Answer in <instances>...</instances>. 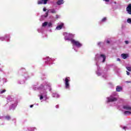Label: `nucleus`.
I'll return each mask as SVG.
<instances>
[{
	"label": "nucleus",
	"mask_w": 131,
	"mask_h": 131,
	"mask_svg": "<svg viewBox=\"0 0 131 131\" xmlns=\"http://www.w3.org/2000/svg\"><path fill=\"white\" fill-rule=\"evenodd\" d=\"M127 23H129V24H131V18H128L127 20Z\"/></svg>",
	"instance_id": "obj_18"
},
{
	"label": "nucleus",
	"mask_w": 131,
	"mask_h": 131,
	"mask_svg": "<svg viewBox=\"0 0 131 131\" xmlns=\"http://www.w3.org/2000/svg\"><path fill=\"white\" fill-rule=\"evenodd\" d=\"M10 116H7L6 117V119H7V120H9V119H10Z\"/></svg>",
	"instance_id": "obj_23"
},
{
	"label": "nucleus",
	"mask_w": 131,
	"mask_h": 131,
	"mask_svg": "<svg viewBox=\"0 0 131 131\" xmlns=\"http://www.w3.org/2000/svg\"><path fill=\"white\" fill-rule=\"evenodd\" d=\"M131 114V112L129 111H125L124 113V114L125 115H129V114Z\"/></svg>",
	"instance_id": "obj_15"
},
{
	"label": "nucleus",
	"mask_w": 131,
	"mask_h": 131,
	"mask_svg": "<svg viewBox=\"0 0 131 131\" xmlns=\"http://www.w3.org/2000/svg\"><path fill=\"white\" fill-rule=\"evenodd\" d=\"M2 38V39H4V38Z\"/></svg>",
	"instance_id": "obj_36"
},
{
	"label": "nucleus",
	"mask_w": 131,
	"mask_h": 131,
	"mask_svg": "<svg viewBox=\"0 0 131 131\" xmlns=\"http://www.w3.org/2000/svg\"><path fill=\"white\" fill-rule=\"evenodd\" d=\"M126 69L127 70H128V71H131V67H126Z\"/></svg>",
	"instance_id": "obj_19"
},
{
	"label": "nucleus",
	"mask_w": 131,
	"mask_h": 131,
	"mask_svg": "<svg viewBox=\"0 0 131 131\" xmlns=\"http://www.w3.org/2000/svg\"><path fill=\"white\" fill-rule=\"evenodd\" d=\"M39 90L40 91V93L41 95L40 96V100H42L43 98L47 97V91L48 90L51 91V86L50 85H45L44 86L41 85L39 88Z\"/></svg>",
	"instance_id": "obj_1"
},
{
	"label": "nucleus",
	"mask_w": 131,
	"mask_h": 131,
	"mask_svg": "<svg viewBox=\"0 0 131 131\" xmlns=\"http://www.w3.org/2000/svg\"><path fill=\"white\" fill-rule=\"evenodd\" d=\"M57 4L58 5H62V4H64V0H59L57 1Z\"/></svg>",
	"instance_id": "obj_12"
},
{
	"label": "nucleus",
	"mask_w": 131,
	"mask_h": 131,
	"mask_svg": "<svg viewBox=\"0 0 131 131\" xmlns=\"http://www.w3.org/2000/svg\"><path fill=\"white\" fill-rule=\"evenodd\" d=\"M121 57L123 59H126V58H128V54H122Z\"/></svg>",
	"instance_id": "obj_11"
},
{
	"label": "nucleus",
	"mask_w": 131,
	"mask_h": 131,
	"mask_svg": "<svg viewBox=\"0 0 131 131\" xmlns=\"http://www.w3.org/2000/svg\"><path fill=\"white\" fill-rule=\"evenodd\" d=\"M126 11L127 13L129 14V15H131V4H129L127 8H126Z\"/></svg>",
	"instance_id": "obj_7"
},
{
	"label": "nucleus",
	"mask_w": 131,
	"mask_h": 131,
	"mask_svg": "<svg viewBox=\"0 0 131 131\" xmlns=\"http://www.w3.org/2000/svg\"><path fill=\"white\" fill-rule=\"evenodd\" d=\"M43 11L44 12H46V11H47V9H46V8H44L43 9Z\"/></svg>",
	"instance_id": "obj_25"
},
{
	"label": "nucleus",
	"mask_w": 131,
	"mask_h": 131,
	"mask_svg": "<svg viewBox=\"0 0 131 131\" xmlns=\"http://www.w3.org/2000/svg\"><path fill=\"white\" fill-rule=\"evenodd\" d=\"M48 25V27H52V23H49Z\"/></svg>",
	"instance_id": "obj_20"
},
{
	"label": "nucleus",
	"mask_w": 131,
	"mask_h": 131,
	"mask_svg": "<svg viewBox=\"0 0 131 131\" xmlns=\"http://www.w3.org/2000/svg\"><path fill=\"white\" fill-rule=\"evenodd\" d=\"M116 91L117 92H121V91H122V88H121V86H117L116 88Z\"/></svg>",
	"instance_id": "obj_13"
},
{
	"label": "nucleus",
	"mask_w": 131,
	"mask_h": 131,
	"mask_svg": "<svg viewBox=\"0 0 131 131\" xmlns=\"http://www.w3.org/2000/svg\"><path fill=\"white\" fill-rule=\"evenodd\" d=\"M103 1H104V2H109V0H103Z\"/></svg>",
	"instance_id": "obj_29"
},
{
	"label": "nucleus",
	"mask_w": 131,
	"mask_h": 131,
	"mask_svg": "<svg viewBox=\"0 0 131 131\" xmlns=\"http://www.w3.org/2000/svg\"><path fill=\"white\" fill-rule=\"evenodd\" d=\"M56 108H58V105L56 106Z\"/></svg>",
	"instance_id": "obj_35"
},
{
	"label": "nucleus",
	"mask_w": 131,
	"mask_h": 131,
	"mask_svg": "<svg viewBox=\"0 0 131 131\" xmlns=\"http://www.w3.org/2000/svg\"><path fill=\"white\" fill-rule=\"evenodd\" d=\"M49 2H51V0H38V5H41V4L46 5L47 3H49Z\"/></svg>",
	"instance_id": "obj_5"
},
{
	"label": "nucleus",
	"mask_w": 131,
	"mask_h": 131,
	"mask_svg": "<svg viewBox=\"0 0 131 131\" xmlns=\"http://www.w3.org/2000/svg\"><path fill=\"white\" fill-rule=\"evenodd\" d=\"M125 43H126V45H128V41H125Z\"/></svg>",
	"instance_id": "obj_26"
},
{
	"label": "nucleus",
	"mask_w": 131,
	"mask_h": 131,
	"mask_svg": "<svg viewBox=\"0 0 131 131\" xmlns=\"http://www.w3.org/2000/svg\"><path fill=\"white\" fill-rule=\"evenodd\" d=\"M100 59H103L102 62H105V60H106V56L103 54H101L100 55Z\"/></svg>",
	"instance_id": "obj_10"
},
{
	"label": "nucleus",
	"mask_w": 131,
	"mask_h": 131,
	"mask_svg": "<svg viewBox=\"0 0 131 131\" xmlns=\"http://www.w3.org/2000/svg\"><path fill=\"white\" fill-rule=\"evenodd\" d=\"M53 98H59V97H60V95H59V94H53Z\"/></svg>",
	"instance_id": "obj_14"
},
{
	"label": "nucleus",
	"mask_w": 131,
	"mask_h": 131,
	"mask_svg": "<svg viewBox=\"0 0 131 131\" xmlns=\"http://www.w3.org/2000/svg\"><path fill=\"white\" fill-rule=\"evenodd\" d=\"M63 35L64 36V38L66 40H68L69 38H71V37L74 36V35L68 33H64Z\"/></svg>",
	"instance_id": "obj_3"
},
{
	"label": "nucleus",
	"mask_w": 131,
	"mask_h": 131,
	"mask_svg": "<svg viewBox=\"0 0 131 131\" xmlns=\"http://www.w3.org/2000/svg\"><path fill=\"white\" fill-rule=\"evenodd\" d=\"M126 73H127V75H128L129 74V72H126Z\"/></svg>",
	"instance_id": "obj_28"
},
{
	"label": "nucleus",
	"mask_w": 131,
	"mask_h": 131,
	"mask_svg": "<svg viewBox=\"0 0 131 131\" xmlns=\"http://www.w3.org/2000/svg\"><path fill=\"white\" fill-rule=\"evenodd\" d=\"M66 89H69V81H70V78L67 77L64 80Z\"/></svg>",
	"instance_id": "obj_4"
},
{
	"label": "nucleus",
	"mask_w": 131,
	"mask_h": 131,
	"mask_svg": "<svg viewBox=\"0 0 131 131\" xmlns=\"http://www.w3.org/2000/svg\"><path fill=\"white\" fill-rule=\"evenodd\" d=\"M101 21L102 22H105L106 21V17L103 18Z\"/></svg>",
	"instance_id": "obj_21"
},
{
	"label": "nucleus",
	"mask_w": 131,
	"mask_h": 131,
	"mask_svg": "<svg viewBox=\"0 0 131 131\" xmlns=\"http://www.w3.org/2000/svg\"><path fill=\"white\" fill-rule=\"evenodd\" d=\"M101 75V74H100V73H97V75L99 76V75Z\"/></svg>",
	"instance_id": "obj_33"
},
{
	"label": "nucleus",
	"mask_w": 131,
	"mask_h": 131,
	"mask_svg": "<svg viewBox=\"0 0 131 131\" xmlns=\"http://www.w3.org/2000/svg\"><path fill=\"white\" fill-rule=\"evenodd\" d=\"M106 42H107V43H109V42H109V40H107L106 41Z\"/></svg>",
	"instance_id": "obj_31"
},
{
	"label": "nucleus",
	"mask_w": 131,
	"mask_h": 131,
	"mask_svg": "<svg viewBox=\"0 0 131 131\" xmlns=\"http://www.w3.org/2000/svg\"><path fill=\"white\" fill-rule=\"evenodd\" d=\"M33 107V105H30V108H32Z\"/></svg>",
	"instance_id": "obj_30"
},
{
	"label": "nucleus",
	"mask_w": 131,
	"mask_h": 131,
	"mask_svg": "<svg viewBox=\"0 0 131 131\" xmlns=\"http://www.w3.org/2000/svg\"><path fill=\"white\" fill-rule=\"evenodd\" d=\"M107 102H115V101H117V99L116 98L113 97V96H111L110 98H107Z\"/></svg>",
	"instance_id": "obj_6"
},
{
	"label": "nucleus",
	"mask_w": 131,
	"mask_h": 131,
	"mask_svg": "<svg viewBox=\"0 0 131 131\" xmlns=\"http://www.w3.org/2000/svg\"><path fill=\"white\" fill-rule=\"evenodd\" d=\"M71 43H72L73 46H75L77 47V48H80L82 45L78 41H76L75 40H71Z\"/></svg>",
	"instance_id": "obj_2"
},
{
	"label": "nucleus",
	"mask_w": 131,
	"mask_h": 131,
	"mask_svg": "<svg viewBox=\"0 0 131 131\" xmlns=\"http://www.w3.org/2000/svg\"><path fill=\"white\" fill-rule=\"evenodd\" d=\"M123 108L126 110H128V111H131V107L128 105H124Z\"/></svg>",
	"instance_id": "obj_9"
},
{
	"label": "nucleus",
	"mask_w": 131,
	"mask_h": 131,
	"mask_svg": "<svg viewBox=\"0 0 131 131\" xmlns=\"http://www.w3.org/2000/svg\"><path fill=\"white\" fill-rule=\"evenodd\" d=\"M123 128L125 129V130H126V129H127V127H123Z\"/></svg>",
	"instance_id": "obj_24"
},
{
	"label": "nucleus",
	"mask_w": 131,
	"mask_h": 131,
	"mask_svg": "<svg viewBox=\"0 0 131 131\" xmlns=\"http://www.w3.org/2000/svg\"><path fill=\"white\" fill-rule=\"evenodd\" d=\"M16 106H17V104H15V107H16Z\"/></svg>",
	"instance_id": "obj_34"
},
{
	"label": "nucleus",
	"mask_w": 131,
	"mask_h": 131,
	"mask_svg": "<svg viewBox=\"0 0 131 131\" xmlns=\"http://www.w3.org/2000/svg\"><path fill=\"white\" fill-rule=\"evenodd\" d=\"M63 26H64V24L61 23L60 25L56 27V29L57 30H61V29H62V28L63 27Z\"/></svg>",
	"instance_id": "obj_8"
},
{
	"label": "nucleus",
	"mask_w": 131,
	"mask_h": 131,
	"mask_svg": "<svg viewBox=\"0 0 131 131\" xmlns=\"http://www.w3.org/2000/svg\"><path fill=\"white\" fill-rule=\"evenodd\" d=\"M6 92V90H4L3 91H1V94H4V93H5Z\"/></svg>",
	"instance_id": "obj_22"
},
{
	"label": "nucleus",
	"mask_w": 131,
	"mask_h": 131,
	"mask_svg": "<svg viewBox=\"0 0 131 131\" xmlns=\"http://www.w3.org/2000/svg\"><path fill=\"white\" fill-rule=\"evenodd\" d=\"M47 25H48V22H45L42 24V26L43 27H45L47 26Z\"/></svg>",
	"instance_id": "obj_16"
},
{
	"label": "nucleus",
	"mask_w": 131,
	"mask_h": 131,
	"mask_svg": "<svg viewBox=\"0 0 131 131\" xmlns=\"http://www.w3.org/2000/svg\"><path fill=\"white\" fill-rule=\"evenodd\" d=\"M117 61H120V59L118 58L117 60Z\"/></svg>",
	"instance_id": "obj_32"
},
{
	"label": "nucleus",
	"mask_w": 131,
	"mask_h": 131,
	"mask_svg": "<svg viewBox=\"0 0 131 131\" xmlns=\"http://www.w3.org/2000/svg\"><path fill=\"white\" fill-rule=\"evenodd\" d=\"M97 56L96 55V58H97Z\"/></svg>",
	"instance_id": "obj_37"
},
{
	"label": "nucleus",
	"mask_w": 131,
	"mask_h": 131,
	"mask_svg": "<svg viewBox=\"0 0 131 131\" xmlns=\"http://www.w3.org/2000/svg\"><path fill=\"white\" fill-rule=\"evenodd\" d=\"M45 17H48V13H46Z\"/></svg>",
	"instance_id": "obj_27"
},
{
	"label": "nucleus",
	"mask_w": 131,
	"mask_h": 131,
	"mask_svg": "<svg viewBox=\"0 0 131 131\" xmlns=\"http://www.w3.org/2000/svg\"><path fill=\"white\" fill-rule=\"evenodd\" d=\"M50 13H56V11L55 9H51L50 10Z\"/></svg>",
	"instance_id": "obj_17"
}]
</instances>
